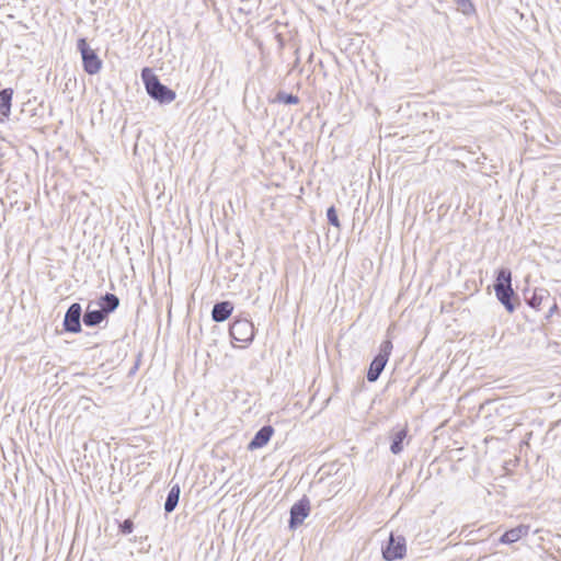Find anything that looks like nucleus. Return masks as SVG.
I'll return each instance as SVG.
<instances>
[{
  "label": "nucleus",
  "mask_w": 561,
  "mask_h": 561,
  "mask_svg": "<svg viewBox=\"0 0 561 561\" xmlns=\"http://www.w3.org/2000/svg\"><path fill=\"white\" fill-rule=\"evenodd\" d=\"M524 295L528 306L536 310H539L541 305L550 299L549 290L542 287H537L531 290L527 289Z\"/></svg>",
  "instance_id": "nucleus-9"
},
{
  "label": "nucleus",
  "mask_w": 561,
  "mask_h": 561,
  "mask_svg": "<svg viewBox=\"0 0 561 561\" xmlns=\"http://www.w3.org/2000/svg\"><path fill=\"white\" fill-rule=\"evenodd\" d=\"M405 551L407 547L404 537L390 534L387 546L382 548V557L387 561H393L402 559L405 556Z\"/></svg>",
  "instance_id": "nucleus-5"
},
{
  "label": "nucleus",
  "mask_w": 561,
  "mask_h": 561,
  "mask_svg": "<svg viewBox=\"0 0 561 561\" xmlns=\"http://www.w3.org/2000/svg\"><path fill=\"white\" fill-rule=\"evenodd\" d=\"M327 217H328V221L336 227V228H340V220H339V217H337V214H336V210L333 206H331L328 211H327Z\"/></svg>",
  "instance_id": "nucleus-20"
},
{
  "label": "nucleus",
  "mask_w": 561,
  "mask_h": 561,
  "mask_svg": "<svg viewBox=\"0 0 561 561\" xmlns=\"http://www.w3.org/2000/svg\"><path fill=\"white\" fill-rule=\"evenodd\" d=\"M494 291L499 301L505 309L512 313L515 310L513 298L515 297L512 288V272L508 268H501L497 272L496 280L494 284Z\"/></svg>",
  "instance_id": "nucleus-2"
},
{
  "label": "nucleus",
  "mask_w": 561,
  "mask_h": 561,
  "mask_svg": "<svg viewBox=\"0 0 561 561\" xmlns=\"http://www.w3.org/2000/svg\"><path fill=\"white\" fill-rule=\"evenodd\" d=\"M81 313L82 309L80 304L75 302L72 304L68 310L66 311L65 318H64V329L67 332L70 333H79L81 332Z\"/></svg>",
  "instance_id": "nucleus-8"
},
{
  "label": "nucleus",
  "mask_w": 561,
  "mask_h": 561,
  "mask_svg": "<svg viewBox=\"0 0 561 561\" xmlns=\"http://www.w3.org/2000/svg\"><path fill=\"white\" fill-rule=\"evenodd\" d=\"M106 318V314L103 310L100 308L92 309V304H89L85 313L82 317L83 323L87 327H96L99 325L104 319Z\"/></svg>",
  "instance_id": "nucleus-13"
},
{
  "label": "nucleus",
  "mask_w": 561,
  "mask_h": 561,
  "mask_svg": "<svg viewBox=\"0 0 561 561\" xmlns=\"http://www.w3.org/2000/svg\"><path fill=\"white\" fill-rule=\"evenodd\" d=\"M141 79L145 83L147 93L156 101L162 104H169L175 100V92L162 84L150 68H144Z\"/></svg>",
  "instance_id": "nucleus-1"
},
{
  "label": "nucleus",
  "mask_w": 561,
  "mask_h": 561,
  "mask_svg": "<svg viewBox=\"0 0 561 561\" xmlns=\"http://www.w3.org/2000/svg\"><path fill=\"white\" fill-rule=\"evenodd\" d=\"M181 489L179 484H174L167 496V500L164 502V511L165 513H171L175 510L179 499H180Z\"/></svg>",
  "instance_id": "nucleus-15"
},
{
  "label": "nucleus",
  "mask_w": 561,
  "mask_h": 561,
  "mask_svg": "<svg viewBox=\"0 0 561 561\" xmlns=\"http://www.w3.org/2000/svg\"><path fill=\"white\" fill-rule=\"evenodd\" d=\"M13 91L11 89H3L0 91V114L8 117L11 112V101Z\"/></svg>",
  "instance_id": "nucleus-16"
},
{
  "label": "nucleus",
  "mask_w": 561,
  "mask_h": 561,
  "mask_svg": "<svg viewBox=\"0 0 561 561\" xmlns=\"http://www.w3.org/2000/svg\"><path fill=\"white\" fill-rule=\"evenodd\" d=\"M309 513L310 501L307 496H304L290 508L289 527L291 529H295L296 527L301 525L305 518L309 515Z\"/></svg>",
  "instance_id": "nucleus-7"
},
{
  "label": "nucleus",
  "mask_w": 561,
  "mask_h": 561,
  "mask_svg": "<svg viewBox=\"0 0 561 561\" xmlns=\"http://www.w3.org/2000/svg\"><path fill=\"white\" fill-rule=\"evenodd\" d=\"M230 335L238 342H251L254 337L253 323L245 319L236 320L230 327Z\"/></svg>",
  "instance_id": "nucleus-6"
},
{
  "label": "nucleus",
  "mask_w": 561,
  "mask_h": 561,
  "mask_svg": "<svg viewBox=\"0 0 561 561\" xmlns=\"http://www.w3.org/2000/svg\"><path fill=\"white\" fill-rule=\"evenodd\" d=\"M77 49L81 54L84 71L89 75L98 73L102 68V60L96 53L90 48L85 38L78 39Z\"/></svg>",
  "instance_id": "nucleus-4"
},
{
  "label": "nucleus",
  "mask_w": 561,
  "mask_h": 561,
  "mask_svg": "<svg viewBox=\"0 0 561 561\" xmlns=\"http://www.w3.org/2000/svg\"><path fill=\"white\" fill-rule=\"evenodd\" d=\"M458 9L463 13V14H470L474 11V8H473V4L471 3L470 0H455Z\"/></svg>",
  "instance_id": "nucleus-19"
},
{
  "label": "nucleus",
  "mask_w": 561,
  "mask_h": 561,
  "mask_svg": "<svg viewBox=\"0 0 561 561\" xmlns=\"http://www.w3.org/2000/svg\"><path fill=\"white\" fill-rule=\"evenodd\" d=\"M134 529V524L130 519H126L124 520L122 524H121V531L124 534V535H128L133 531Z\"/></svg>",
  "instance_id": "nucleus-21"
},
{
  "label": "nucleus",
  "mask_w": 561,
  "mask_h": 561,
  "mask_svg": "<svg viewBox=\"0 0 561 561\" xmlns=\"http://www.w3.org/2000/svg\"><path fill=\"white\" fill-rule=\"evenodd\" d=\"M119 305V299L116 295L106 293L101 297V301L99 304L100 309L105 312L107 316L110 312H113Z\"/></svg>",
  "instance_id": "nucleus-14"
},
{
  "label": "nucleus",
  "mask_w": 561,
  "mask_h": 561,
  "mask_svg": "<svg viewBox=\"0 0 561 561\" xmlns=\"http://www.w3.org/2000/svg\"><path fill=\"white\" fill-rule=\"evenodd\" d=\"M273 433H274V430L272 426H270V425L263 426L255 433L254 437L249 443L248 448L250 450L262 448L263 446H265L268 443Z\"/></svg>",
  "instance_id": "nucleus-10"
},
{
  "label": "nucleus",
  "mask_w": 561,
  "mask_h": 561,
  "mask_svg": "<svg viewBox=\"0 0 561 561\" xmlns=\"http://www.w3.org/2000/svg\"><path fill=\"white\" fill-rule=\"evenodd\" d=\"M529 529H530V527L528 525H518L517 527L505 531L501 536L499 541L503 545L514 543V542L518 541L519 539H522L523 537L527 536L529 533Z\"/></svg>",
  "instance_id": "nucleus-11"
},
{
  "label": "nucleus",
  "mask_w": 561,
  "mask_h": 561,
  "mask_svg": "<svg viewBox=\"0 0 561 561\" xmlns=\"http://www.w3.org/2000/svg\"><path fill=\"white\" fill-rule=\"evenodd\" d=\"M276 100L278 102L284 103V104H297L299 102L298 96H296L294 94H288V93L283 92V91L277 93Z\"/></svg>",
  "instance_id": "nucleus-18"
},
{
  "label": "nucleus",
  "mask_w": 561,
  "mask_h": 561,
  "mask_svg": "<svg viewBox=\"0 0 561 561\" xmlns=\"http://www.w3.org/2000/svg\"><path fill=\"white\" fill-rule=\"evenodd\" d=\"M557 310H558V305H557L556 301H553V304L549 308V312L547 314V318H550Z\"/></svg>",
  "instance_id": "nucleus-22"
},
{
  "label": "nucleus",
  "mask_w": 561,
  "mask_h": 561,
  "mask_svg": "<svg viewBox=\"0 0 561 561\" xmlns=\"http://www.w3.org/2000/svg\"><path fill=\"white\" fill-rule=\"evenodd\" d=\"M407 434L408 432L405 428H401L393 434L390 446V450L392 454L398 455L403 450V442L407 438Z\"/></svg>",
  "instance_id": "nucleus-17"
},
{
  "label": "nucleus",
  "mask_w": 561,
  "mask_h": 561,
  "mask_svg": "<svg viewBox=\"0 0 561 561\" xmlns=\"http://www.w3.org/2000/svg\"><path fill=\"white\" fill-rule=\"evenodd\" d=\"M392 348L393 346L390 340H386L380 344L379 353L371 360L367 371V380L369 382H375L378 380L380 374L385 369L386 364L388 363Z\"/></svg>",
  "instance_id": "nucleus-3"
},
{
  "label": "nucleus",
  "mask_w": 561,
  "mask_h": 561,
  "mask_svg": "<svg viewBox=\"0 0 561 561\" xmlns=\"http://www.w3.org/2000/svg\"><path fill=\"white\" fill-rule=\"evenodd\" d=\"M233 311V305L230 301H220L214 305L211 318L215 322L226 321Z\"/></svg>",
  "instance_id": "nucleus-12"
}]
</instances>
